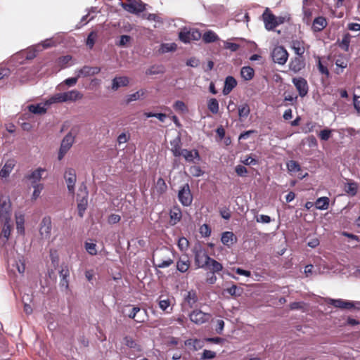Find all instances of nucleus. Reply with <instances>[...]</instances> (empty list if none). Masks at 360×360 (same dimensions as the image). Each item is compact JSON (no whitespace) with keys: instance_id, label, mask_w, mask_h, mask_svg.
Here are the masks:
<instances>
[{"instance_id":"nucleus-1","label":"nucleus","mask_w":360,"mask_h":360,"mask_svg":"<svg viewBox=\"0 0 360 360\" xmlns=\"http://www.w3.org/2000/svg\"><path fill=\"white\" fill-rule=\"evenodd\" d=\"M193 253L194 255L195 264L197 268H205L210 259L207 250L200 244H197L193 248Z\"/></svg>"},{"instance_id":"nucleus-2","label":"nucleus","mask_w":360,"mask_h":360,"mask_svg":"<svg viewBox=\"0 0 360 360\" xmlns=\"http://www.w3.org/2000/svg\"><path fill=\"white\" fill-rule=\"evenodd\" d=\"M201 33L197 29L184 27L179 33V39L186 44L191 41H198L201 38Z\"/></svg>"},{"instance_id":"nucleus-3","label":"nucleus","mask_w":360,"mask_h":360,"mask_svg":"<svg viewBox=\"0 0 360 360\" xmlns=\"http://www.w3.org/2000/svg\"><path fill=\"white\" fill-rule=\"evenodd\" d=\"M75 141V136L72 132L68 133L61 141L58 159L61 160L67 152L70 149Z\"/></svg>"},{"instance_id":"nucleus-4","label":"nucleus","mask_w":360,"mask_h":360,"mask_svg":"<svg viewBox=\"0 0 360 360\" xmlns=\"http://www.w3.org/2000/svg\"><path fill=\"white\" fill-rule=\"evenodd\" d=\"M178 198L179 202L184 206H190L193 202V195L191 193L189 185L184 184L179 191Z\"/></svg>"},{"instance_id":"nucleus-5","label":"nucleus","mask_w":360,"mask_h":360,"mask_svg":"<svg viewBox=\"0 0 360 360\" xmlns=\"http://www.w3.org/2000/svg\"><path fill=\"white\" fill-rule=\"evenodd\" d=\"M11 202L8 198H0V219L1 221H11Z\"/></svg>"},{"instance_id":"nucleus-6","label":"nucleus","mask_w":360,"mask_h":360,"mask_svg":"<svg viewBox=\"0 0 360 360\" xmlns=\"http://www.w3.org/2000/svg\"><path fill=\"white\" fill-rule=\"evenodd\" d=\"M212 318L211 314L209 313H205L202 311L200 309H195L193 310L190 314H189V319L190 320L195 323V324H202L205 323Z\"/></svg>"},{"instance_id":"nucleus-7","label":"nucleus","mask_w":360,"mask_h":360,"mask_svg":"<svg viewBox=\"0 0 360 360\" xmlns=\"http://www.w3.org/2000/svg\"><path fill=\"white\" fill-rule=\"evenodd\" d=\"M64 179L67 184L68 191L74 194L75 186L77 181L76 171L73 168H67L64 173Z\"/></svg>"},{"instance_id":"nucleus-8","label":"nucleus","mask_w":360,"mask_h":360,"mask_svg":"<svg viewBox=\"0 0 360 360\" xmlns=\"http://www.w3.org/2000/svg\"><path fill=\"white\" fill-rule=\"evenodd\" d=\"M271 56L274 63L283 65L288 60V53L284 47L276 46L274 49Z\"/></svg>"},{"instance_id":"nucleus-9","label":"nucleus","mask_w":360,"mask_h":360,"mask_svg":"<svg viewBox=\"0 0 360 360\" xmlns=\"http://www.w3.org/2000/svg\"><path fill=\"white\" fill-rule=\"evenodd\" d=\"M263 21L264 22L265 28L267 30H273L278 26L276 22V15H274L269 8H266L262 14Z\"/></svg>"},{"instance_id":"nucleus-10","label":"nucleus","mask_w":360,"mask_h":360,"mask_svg":"<svg viewBox=\"0 0 360 360\" xmlns=\"http://www.w3.org/2000/svg\"><path fill=\"white\" fill-rule=\"evenodd\" d=\"M292 83L298 91L300 97H304L307 96L309 91V85L304 78L295 77L292 79Z\"/></svg>"},{"instance_id":"nucleus-11","label":"nucleus","mask_w":360,"mask_h":360,"mask_svg":"<svg viewBox=\"0 0 360 360\" xmlns=\"http://www.w3.org/2000/svg\"><path fill=\"white\" fill-rule=\"evenodd\" d=\"M122 7L131 13H141L145 10V4L136 1H130L129 3H122Z\"/></svg>"},{"instance_id":"nucleus-12","label":"nucleus","mask_w":360,"mask_h":360,"mask_svg":"<svg viewBox=\"0 0 360 360\" xmlns=\"http://www.w3.org/2000/svg\"><path fill=\"white\" fill-rule=\"evenodd\" d=\"M51 219L50 217H44L40 224L39 233L42 238H49L51 231Z\"/></svg>"},{"instance_id":"nucleus-13","label":"nucleus","mask_w":360,"mask_h":360,"mask_svg":"<svg viewBox=\"0 0 360 360\" xmlns=\"http://www.w3.org/2000/svg\"><path fill=\"white\" fill-rule=\"evenodd\" d=\"M328 303L334 306L335 307L340 309H351L354 307V304L352 302L344 300L342 299L335 300L330 298L328 300Z\"/></svg>"},{"instance_id":"nucleus-14","label":"nucleus","mask_w":360,"mask_h":360,"mask_svg":"<svg viewBox=\"0 0 360 360\" xmlns=\"http://www.w3.org/2000/svg\"><path fill=\"white\" fill-rule=\"evenodd\" d=\"M129 83V78L126 76L115 77L112 80L111 89L113 91H117L120 87L128 86Z\"/></svg>"},{"instance_id":"nucleus-15","label":"nucleus","mask_w":360,"mask_h":360,"mask_svg":"<svg viewBox=\"0 0 360 360\" xmlns=\"http://www.w3.org/2000/svg\"><path fill=\"white\" fill-rule=\"evenodd\" d=\"M15 163L16 162L14 159L8 160L0 170V176L1 178L8 177L15 166Z\"/></svg>"},{"instance_id":"nucleus-16","label":"nucleus","mask_w":360,"mask_h":360,"mask_svg":"<svg viewBox=\"0 0 360 360\" xmlns=\"http://www.w3.org/2000/svg\"><path fill=\"white\" fill-rule=\"evenodd\" d=\"M305 43L302 40H292L291 43V48L294 50L295 53L300 57H302L305 51Z\"/></svg>"},{"instance_id":"nucleus-17","label":"nucleus","mask_w":360,"mask_h":360,"mask_svg":"<svg viewBox=\"0 0 360 360\" xmlns=\"http://www.w3.org/2000/svg\"><path fill=\"white\" fill-rule=\"evenodd\" d=\"M63 96L65 102H75L83 98V94L76 89L64 92Z\"/></svg>"},{"instance_id":"nucleus-18","label":"nucleus","mask_w":360,"mask_h":360,"mask_svg":"<svg viewBox=\"0 0 360 360\" xmlns=\"http://www.w3.org/2000/svg\"><path fill=\"white\" fill-rule=\"evenodd\" d=\"M327 25L326 19L324 17L319 16L314 20L311 29L315 32H320L323 30Z\"/></svg>"},{"instance_id":"nucleus-19","label":"nucleus","mask_w":360,"mask_h":360,"mask_svg":"<svg viewBox=\"0 0 360 360\" xmlns=\"http://www.w3.org/2000/svg\"><path fill=\"white\" fill-rule=\"evenodd\" d=\"M237 81L232 76H228L225 79L224 86L223 89V94L228 95L236 86Z\"/></svg>"},{"instance_id":"nucleus-20","label":"nucleus","mask_w":360,"mask_h":360,"mask_svg":"<svg viewBox=\"0 0 360 360\" xmlns=\"http://www.w3.org/2000/svg\"><path fill=\"white\" fill-rule=\"evenodd\" d=\"M4 222L2 231L0 235V240L3 241V243L5 244L11 235V225L10 224L11 221H1Z\"/></svg>"},{"instance_id":"nucleus-21","label":"nucleus","mask_w":360,"mask_h":360,"mask_svg":"<svg viewBox=\"0 0 360 360\" xmlns=\"http://www.w3.org/2000/svg\"><path fill=\"white\" fill-rule=\"evenodd\" d=\"M169 224L172 226L176 225L180 221L182 217L181 210L179 207H174L169 212Z\"/></svg>"},{"instance_id":"nucleus-22","label":"nucleus","mask_w":360,"mask_h":360,"mask_svg":"<svg viewBox=\"0 0 360 360\" xmlns=\"http://www.w3.org/2000/svg\"><path fill=\"white\" fill-rule=\"evenodd\" d=\"M221 243L228 247L236 243L237 238L231 231H225L222 233L221 238Z\"/></svg>"},{"instance_id":"nucleus-23","label":"nucleus","mask_w":360,"mask_h":360,"mask_svg":"<svg viewBox=\"0 0 360 360\" xmlns=\"http://www.w3.org/2000/svg\"><path fill=\"white\" fill-rule=\"evenodd\" d=\"M181 155L186 160V161L188 162H193L194 159L200 160L199 152L196 149H193L191 150H188L187 149H184L181 152Z\"/></svg>"},{"instance_id":"nucleus-24","label":"nucleus","mask_w":360,"mask_h":360,"mask_svg":"<svg viewBox=\"0 0 360 360\" xmlns=\"http://www.w3.org/2000/svg\"><path fill=\"white\" fill-rule=\"evenodd\" d=\"M158 302L159 307L163 311H165L166 313H170L172 311V307H170L171 301L168 297L164 295H160L158 299Z\"/></svg>"},{"instance_id":"nucleus-25","label":"nucleus","mask_w":360,"mask_h":360,"mask_svg":"<svg viewBox=\"0 0 360 360\" xmlns=\"http://www.w3.org/2000/svg\"><path fill=\"white\" fill-rule=\"evenodd\" d=\"M88 204V193H86L85 195L77 198V209L78 215L83 217L85 210H86Z\"/></svg>"},{"instance_id":"nucleus-26","label":"nucleus","mask_w":360,"mask_h":360,"mask_svg":"<svg viewBox=\"0 0 360 360\" xmlns=\"http://www.w3.org/2000/svg\"><path fill=\"white\" fill-rule=\"evenodd\" d=\"M171 150L175 157H180L184 149L181 148V142L179 137H176L170 142Z\"/></svg>"},{"instance_id":"nucleus-27","label":"nucleus","mask_w":360,"mask_h":360,"mask_svg":"<svg viewBox=\"0 0 360 360\" xmlns=\"http://www.w3.org/2000/svg\"><path fill=\"white\" fill-rule=\"evenodd\" d=\"M204 269L210 270L211 274H216L223 269V266L221 263L210 257L207 266Z\"/></svg>"},{"instance_id":"nucleus-28","label":"nucleus","mask_w":360,"mask_h":360,"mask_svg":"<svg viewBox=\"0 0 360 360\" xmlns=\"http://www.w3.org/2000/svg\"><path fill=\"white\" fill-rule=\"evenodd\" d=\"M304 67V63L300 57H295L289 63V68L294 72H300Z\"/></svg>"},{"instance_id":"nucleus-29","label":"nucleus","mask_w":360,"mask_h":360,"mask_svg":"<svg viewBox=\"0 0 360 360\" xmlns=\"http://www.w3.org/2000/svg\"><path fill=\"white\" fill-rule=\"evenodd\" d=\"M191 266V262L187 256L181 257L176 262V269L181 273L186 272Z\"/></svg>"},{"instance_id":"nucleus-30","label":"nucleus","mask_w":360,"mask_h":360,"mask_svg":"<svg viewBox=\"0 0 360 360\" xmlns=\"http://www.w3.org/2000/svg\"><path fill=\"white\" fill-rule=\"evenodd\" d=\"M148 319V311L145 308L139 307V309L136 312L135 318L133 319L134 321L139 323L146 322Z\"/></svg>"},{"instance_id":"nucleus-31","label":"nucleus","mask_w":360,"mask_h":360,"mask_svg":"<svg viewBox=\"0 0 360 360\" xmlns=\"http://www.w3.org/2000/svg\"><path fill=\"white\" fill-rule=\"evenodd\" d=\"M44 171V169L38 168L33 171L30 174L26 176V178L29 180H32V185L38 184L37 182H39L41 179V173Z\"/></svg>"},{"instance_id":"nucleus-32","label":"nucleus","mask_w":360,"mask_h":360,"mask_svg":"<svg viewBox=\"0 0 360 360\" xmlns=\"http://www.w3.org/2000/svg\"><path fill=\"white\" fill-rule=\"evenodd\" d=\"M59 274L60 277V285L65 287V288H68L69 281L68 278L70 276L68 267L67 266L63 267L62 269L60 271Z\"/></svg>"},{"instance_id":"nucleus-33","label":"nucleus","mask_w":360,"mask_h":360,"mask_svg":"<svg viewBox=\"0 0 360 360\" xmlns=\"http://www.w3.org/2000/svg\"><path fill=\"white\" fill-rule=\"evenodd\" d=\"M240 75L244 80L250 81L255 76V70L250 66L243 67L240 70Z\"/></svg>"},{"instance_id":"nucleus-34","label":"nucleus","mask_w":360,"mask_h":360,"mask_svg":"<svg viewBox=\"0 0 360 360\" xmlns=\"http://www.w3.org/2000/svg\"><path fill=\"white\" fill-rule=\"evenodd\" d=\"M152 262H153V265L156 268H161V269L168 267L174 263L173 259H172L170 257H167L165 259H158V262H155V259L153 257Z\"/></svg>"},{"instance_id":"nucleus-35","label":"nucleus","mask_w":360,"mask_h":360,"mask_svg":"<svg viewBox=\"0 0 360 360\" xmlns=\"http://www.w3.org/2000/svg\"><path fill=\"white\" fill-rule=\"evenodd\" d=\"M329 198L328 197H321L319 198L314 205L318 210H327L329 206Z\"/></svg>"},{"instance_id":"nucleus-36","label":"nucleus","mask_w":360,"mask_h":360,"mask_svg":"<svg viewBox=\"0 0 360 360\" xmlns=\"http://www.w3.org/2000/svg\"><path fill=\"white\" fill-rule=\"evenodd\" d=\"M124 344L131 349H134L136 351L141 350V346L137 343V342L133 339L132 337L126 335L124 338Z\"/></svg>"},{"instance_id":"nucleus-37","label":"nucleus","mask_w":360,"mask_h":360,"mask_svg":"<svg viewBox=\"0 0 360 360\" xmlns=\"http://www.w3.org/2000/svg\"><path fill=\"white\" fill-rule=\"evenodd\" d=\"M219 39L218 36L215 32L212 30H208L204 33L202 35V40L205 43H212L215 42Z\"/></svg>"},{"instance_id":"nucleus-38","label":"nucleus","mask_w":360,"mask_h":360,"mask_svg":"<svg viewBox=\"0 0 360 360\" xmlns=\"http://www.w3.org/2000/svg\"><path fill=\"white\" fill-rule=\"evenodd\" d=\"M345 191L349 195L354 196L358 191V184L354 181L347 183L345 186Z\"/></svg>"},{"instance_id":"nucleus-39","label":"nucleus","mask_w":360,"mask_h":360,"mask_svg":"<svg viewBox=\"0 0 360 360\" xmlns=\"http://www.w3.org/2000/svg\"><path fill=\"white\" fill-rule=\"evenodd\" d=\"M139 306H134L131 304H127L124 307V313L127 316L133 319L135 318V314L137 310L139 309Z\"/></svg>"},{"instance_id":"nucleus-40","label":"nucleus","mask_w":360,"mask_h":360,"mask_svg":"<svg viewBox=\"0 0 360 360\" xmlns=\"http://www.w3.org/2000/svg\"><path fill=\"white\" fill-rule=\"evenodd\" d=\"M185 301L191 307H193L198 301L196 292L195 290L188 291L186 297H185Z\"/></svg>"},{"instance_id":"nucleus-41","label":"nucleus","mask_w":360,"mask_h":360,"mask_svg":"<svg viewBox=\"0 0 360 360\" xmlns=\"http://www.w3.org/2000/svg\"><path fill=\"white\" fill-rule=\"evenodd\" d=\"M207 108L213 114H217L219 112V102L214 98H212L207 101Z\"/></svg>"},{"instance_id":"nucleus-42","label":"nucleus","mask_w":360,"mask_h":360,"mask_svg":"<svg viewBox=\"0 0 360 360\" xmlns=\"http://www.w3.org/2000/svg\"><path fill=\"white\" fill-rule=\"evenodd\" d=\"M64 96L63 93H58L56 94L53 96H51L47 101L46 104L51 105L53 103H64Z\"/></svg>"},{"instance_id":"nucleus-43","label":"nucleus","mask_w":360,"mask_h":360,"mask_svg":"<svg viewBox=\"0 0 360 360\" xmlns=\"http://www.w3.org/2000/svg\"><path fill=\"white\" fill-rule=\"evenodd\" d=\"M250 112V109L248 103H243L238 106V115L240 118H246Z\"/></svg>"},{"instance_id":"nucleus-44","label":"nucleus","mask_w":360,"mask_h":360,"mask_svg":"<svg viewBox=\"0 0 360 360\" xmlns=\"http://www.w3.org/2000/svg\"><path fill=\"white\" fill-rule=\"evenodd\" d=\"M352 36L349 33H346L342 36L340 46L345 51H347L349 49Z\"/></svg>"},{"instance_id":"nucleus-45","label":"nucleus","mask_w":360,"mask_h":360,"mask_svg":"<svg viewBox=\"0 0 360 360\" xmlns=\"http://www.w3.org/2000/svg\"><path fill=\"white\" fill-rule=\"evenodd\" d=\"M335 65L337 66V68L335 70V72L338 75H340V74H341L342 72V70L344 68H347V61L343 58H340L336 59V60H335Z\"/></svg>"},{"instance_id":"nucleus-46","label":"nucleus","mask_w":360,"mask_h":360,"mask_svg":"<svg viewBox=\"0 0 360 360\" xmlns=\"http://www.w3.org/2000/svg\"><path fill=\"white\" fill-rule=\"evenodd\" d=\"M29 110L34 114H44L46 112V108L41 105L40 104L37 105H30L28 106Z\"/></svg>"},{"instance_id":"nucleus-47","label":"nucleus","mask_w":360,"mask_h":360,"mask_svg":"<svg viewBox=\"0 0 360 360\" xmlns=\"http://www.w3.org/2000/svg\"><path fill=\"white\" fill-rule=\"evenodd\" d=\"M231 296H240L243 292V289L238 288L236 285H232L230 288L225 290Z\"/></svg>"},{"instance_id":"nucleus-48","label":"nucleus","mask_w":360,"mask_h":360,"mask_svg":"<svg viewBox=\"0 0 360 360\" xmlns=\"http://www.w3.org/2000/svg\"><path fill=\"white\" fill-rule=\"evenodd\" d=\"M164 72V68L160 65H153L146 71L148 75L162 74Z\"/></svg>"},{"instance_id":"nucleus-49","label":"nucleus","mask_w":360,"mask_h":360,"mask_svg":"<svg viewBox=\"0 0 360 360\" xmlns=\"http://www.w3.org/2000/svg\"><path fill=\"white\" fill-rule=\"evenodd\" d=\"M155 187H156L157 191L160 194L164 193L167 191V184H166L165 180L162 177H160L158 179V181L156 182Z\"/></svg>"},{"instance_id":"nucleus-50","label":"nucleus","mask_w":360,"mask_h":360,"mask_svg":"<svg viewBox=\"0 0 360 360\" xmlns=\"http://www.w3.org/2000/svg\"><path fill=\"white\" fill-rule=\"evenodd\" d=\"M287 168L289 172H297L301 170L300 164L295 160H290L287 162Z\"/></svg>"},{"instance_id":"nucleus-51","label":"nucleus","mask_w":360,"mask_h":360,"mask_svg":"<svg viewBox=\"0 0 360 360\" xmlns=\"http://www.w3.org/2000/svg\"><path fill=\"white\" fill-rule=\"evenodd\" d=\"M84 248L86 252L91 255H97L96 244L91 242H85Z\"/></svg>"},{"instance_id":"nucleus-52","label":"nucleus","mask_w":360,"mask_h":360,"mask_svg":"<svg viewBox=\"0 0 360 360\" xmlns=\"http://www.w3.org/2000/svg\"><path fill=\"white\" fill-rule=\"evenodd\" d=\"M144 94H145L144 90H140L134 94H131L128 96V98L127 99V103H129L131 101H136L139 98H140L141 96H143Z\"/></svg>"},{"instance_id":"nucleus-53","label":"nucleus","mask_w":360,"mask_h":360,"mask_svg":"<svg viewBox=\"0 0 360 360\" xmlns=\"http://www.w3.org/2000/svg\"><path fill=\"white\" fill-rule=\"evenodd\" d=\"M16 228L18 233H24V217L22 215L16 216Z\"/></svg>"},{"instance_id":"nucleus-54","label":"nucleus","mask_w":360,"mask_h":360,"mask_svg":"<svg viewBox=\"0 0 360 360\" xmlns=\"http://www.w3.org/2000/svg\"><path fill=\"white\" fill-rule=\"evenodd\" d=\"M96 37L97 34L94 32H91L88 35L86 39V45L89 47V49H92L94 46Z\"/></svg>"},{"instance_id":"nucleus-55","label":"nucleus","mask_w":360,"mask_h":360,"mask_svg":"<svg viewBox=\"0 0 360 360\" xmlns=\"http://www.w3.org/2000/svg\"><path fill=\"white\" fill-rule=\"evenodd\" d=\"M144 115L146 117H156L158 118L160 122H165L167 115L165 113H153V112H144Z\"/></svg>"},{"instance_id":"nucleus-56","label":"nucleus","mask_w":360,"mask_h":360,"mask_svg":"<svg viewBox=\"0 0 360 360\" xmlns=\"http://www.w3.org/2000/svg\"><path fill=\"white\" fill-rule=\"evenodd\" d=\"M34 187V191L32 193V200H36L38 197H39L41 191L44 188V186L41 184L32 185Z\"/></svg>"},{"instance_id":"nucleus-57","label":"nucleus","mask_w":360,"mask_h":360,"mask_svg":"<svg viewBox=\"0 0 360 360\" xmlns=\"http://www.w3.org/2000/svg\"><path fill=\"white\" fill-rule=\"evenodd\" d=\"M332 130L329 129H324L321 130L319 134V136L322 141H328L331 136Z\"/></svg>"},{"instance_id":"nucleus-58","label":"nucleus","mask_w":360,"mask_h":360,"mask_svg":"<svg viewBox=\"0 0 360 360\" xmlns=\"http://www.w3.org/2000/svg\"><path fill=\"white\" fill-rule=\"evenodd\" d=\"M190 173L195 177L200 176L203 174V172L199 166L193 165L189 169Z\"/></svg>"},{"instance_id":"nucleus-59","label":"nucleus","mask_w":360,"mask_h":360,"mask_svg":"<svg viewBox=\"0 0 360 360\" xmlns=\"http://www.w3.org/2000/svg\"><path fill=\"white\" fill-rule=\"evenodd\" d=\"M175 110L179 112H184L186 110V106L185 103L181 101H177L174 103L173 105Z\"/></svg>"},{"instance_id":"nucleus-60","label":"nucleus","mask_w":360,"mask_h":360,"mask_svg":"<svg viewBox=\"0 0 360 360\" xmlns=\"http://www.w3.org/2000/svg\"><path fill=\"white\" fill-rule=\"evenodd\" d=\"M200 233L202 236L208 237L211 234V229L209 225L205 224L200 226Z\"/></svg>"},{"instance_id":"nucleus-61","label":"nucleus","mask_w":360,"mask_h":360,"mask_svg":"<svg viewBox=\"0 0 360 360\" xmlns=\"http://www.w3.org/2000/svg\"><path fill=\"white\" fill-rule=\"evenodd\" d=\"M88 77L91 76V68L89 66H84L78 71V77Z\"/></svg>"},{"instance_id":"nucleus-62","label":"nucleus","mask_w":360,"mask_h":360,"mask_svg":"<svg viewBox=\"0 0 360 360\" xmlns=\"http://www.w3.org/2000/svg\"><path fill=\"white\" fill-rule=\"evenodd\" d=\"M235 171L240 176H245L248 174V169L245 166L238 165L236 167Z\"/></svg>"},{"instance_id":"nucleus-63","label":"nucleus","mask_w":360,"mask_h":360,"mask_svg":"<svg viewBox=\"0 0 360 360\" xmlns=\"http://www.w3.org/2000/svg\"><path fill=\"white\" fill-rule=\"evenodd\" d=\"M317 66H318L319 71L322 75H325L326 76V77H329V75H330L329 70L326 66H325L322 64L321 60H319Z\"/></svg>"},{"instance_id":"nucleus-64","label":"nucleus","mask_w":360,"mask_h":360,"mask_svg":"<svg viewBox=\"0 0 360 360\" xmlns=\"http://www.w3.org/2000/svg\"><path fill=\"white\" fill-rule=\"evenodd\" d=\"M121 217L119 214H111L108 219V222L110 224H115L120 222Z\"/></svg>"}]
</instances>
